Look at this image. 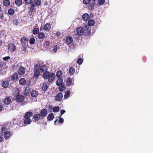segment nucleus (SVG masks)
<instances>
[{
  "instance_id": "412c9836",
  "label": "nucleus",
  "mask_w": 153,
  "mask_h": 153,
  "mask_svg": "<svg viewBox=\"0 0 153 153\" xmlns=\"http://www.w3.org/2000/svg\"><path fill=\"white\" fill-rule=\"evenodd\" d=\"M35 6L34 5V3H33L30 5V7L28 8L30 9V12L31 13V14L35 10Z\"/></svg>"
},
{
  "instance_id": "7ed1b4c3",
  "label": "nucleus",
  "mask_w": 153,
  "mask_h": 153,
  "mask_svg": "<svg viewBox=\"0 0 153 153\" xmlns=\"http://www.w3.org/2000/svg\"><path fill=\"white\" fill-rule=\"evenodd\" d=\"M40 64L38 63L35 65L34 68L33 76L35 78H38L40 74Z\"/></svg>"
},
{
  "instance_id": "dca6fc26",
  "label": "nucleus",
  "mask_w": 153,
  "mask_h": 153,
  "mask_svg": "<svg viewBox=\"0 0 153 153\" xmlns=\"http://www.w3.org/2000/svg\"><path fill=\"white\" fill-rule=\"evenodd\" d=\"M51 28V26L49 23H46L44 26L43 29L46 31L50 30Z\"/></svg>"
},
{
  "instance_id": "f3484780",
  "label": "nucleus",
  "mask_w": 153,
  "mask_h": 153,
  "mask_svg": "<svg viewBox=\"0 0 153 153\" xmlns=\"http://www.w3.org/2000/svg\"><path fill=\"white\" fill-rule=\"evenodd\" d=\"M18 78V76L17 73L13 74L11 77V81H15L17 80Z\"/></svg>"
},
{
  "instance_id": "7c9ffc66",
  "label": "nucleus",
  "mask_w": 153,
  "mask_h": 153,
  "mask_svg": "<svg viewBox=\"0 0 153 153\" xmlns=\"http://www.w3.org/2000/svg\"><path fill=\"white\" fill-rule=\"evenodd\" d=\"M8 12L9 15L13 16L15 13V10L13 8H10L8 9Z\"/></svg>"
},
{
  "instance_id": "c85d7f7f",
  "label": "nucleus",
  "mask_w": 153,
  "mask_h": 153,
  "mask_svg": "<svg viewBox=\"0 0 153 153\" xmlns=\"http://www.w3.org/2000/svg\"><path fill=\"white\" fill-rule=\"evenodd\" d=\"M39 28L35 27L32 31V33L34 35L38 34L39 33Z\"/></svg>"
},
{
  "instance_id": "58836bf2",
  "label": "nucleus",
  "mask_w": 153,
  "mask_h": 153,
  "mask_svg": "<svg viewBox=\"0 0 153 153\" xmlns=\"http://www.w3.org/2000/svg\"><path fill=\"white\" fill-rule=\"evenodd\" d=\"M59 110V106H54L53 108V112L54 113L57 112Z\"/></svg>"
},
{
  "instance_id": "f257e3e1",
  "label": "nucleus",
  "mask_w": 153,
  "mask_h": 153,
  "mask_svg": "<svg viewBox=\"0 0 153 153\" xmlns=\"http://www.w3.org/2000/svg\"><path fill=\"white\" fill-rule=\"evenodd\" d=\"M43 76L45 79H48V82L52 83L55 78V74L53 73H50L48 71H46L43 74Z\"/></svg>"
},
{
  "instance_id": "6e6d98bb",
  "label": "nucleus",
  "mask_w": 153,
  "mask_h": 153,
  "mask_svg": "<svg viewBox=\"0 0 153 153\" xmlns=\"http://www.w3.org/2000/svg\"><path fill=\"white\" fill-rule=\"evenodd\" d=\"M0 18L1 19H2L4 18V15L3 13H1L0 15Z\"/></svg>"
},
{
  "instance_id": "4be33fe9",
  "label": "nucleus",
  "mask_w": 153,
  "mask_h": 153,
  "mask_svg": "<svg viewBox=\"0 0 153 153\" xmlns=\"http://www.w3.org/2000/svg\"><path fill=\"white\" fill-rule=\"evenodd\" d=\"M54 118V116L53 113H51L49 114L47 116V120L48 121H51Z\"/></svg>"
},
{
  "instance_id": "bf43d9fd",
  "label": "nucleus",
  "mask_w": 153,
  "mask_h": 153,
  "mask_svg": "<svg viewBox=\"0 0 153 153\" xmlns=\"http://www.w3.org/2000/svg\"><path fill=\"white\" fill-rule=\"evenodd\" d=\"M22 49L23 50V51H25V50H26V48L25 46H24V47H23Z\"/></svg>"
},
{
  "instance_id": "cd10ccee",
  "label": "nucleus",
  "mask_w": 153,
  "mask_h": 153,
  "mask_svg": "<svg viewBox=\"0 0 153 153\" xmlns=\"http://www.w3.org/2000/svg\"><path fill=\"white\" fill-rule=\"evenodd\" d=\"M4 133V136L5 139H8L10 137L11 135V133L10 131H8Z\"/></svg>"
},
{
  "instance_id": "e2e57ef3",
  "label": "nucleus",
  "mask_w": 153,
  "mask_h": 153,
  "mask_svg": "<svg viewBox=\"0 0 153 153\" xmlns=\"http://www.w3.org/2000/svg\"><path fill=\"white\" fill-rule=\"evenodd\" d=\"M16 121V119H14L13 120V122H14L15 121Z\"/></svg>"
},
{
  "instance_id": "423d86ee",
  "label": "nucleus",
  "mask_w": 153,
  "mask_h": 153,
  "mask_svg": "<svg viewBox=\"0 0 153 153\" xmlns=\"http://www.w3.org/2000/svg\"><path fill=\"white\" fill-rule=\"evenodd\" d=\"M37 36L41 42H42L44 40V38H45V35L43 32H39L37 34Z\"/></svg>"
},
{
  "instance_id": "603ef678",
  "label": "nucleus",
  "mask_w": 153,
  "mask_h": 153,
  "mask_svg": "<svg viewBox=\"0 0 153 153\" xmlns=\"http://www.w3.org/2000/svg\"><path fill=\"white\" fill-rule=\"evenodd\" d=\"M13 22L16 25H18L19 23L18 21L16 19L13 20Z\"/></svg>"
},
{
  "instance_id": "9d476101",
  "label": "nucleus",
  "mask_w": 153,
  "mask_h": 153,
  "mask_svg": "<svg viewBox=\"0 0 153 153\" xmlns=\"http://www.w3.org/2000/svg\"><path fill=\"white\" fill-rule=\"evenodd\" d=\"M9 129V128L6 125H3L1 128V131L3 133H4L5 132L8 131Z\"/></svg>"
},
{
  "instance_id": "a878e982",
  "label": "nucleus",
  "mask_w": 153,
  "mask_h": 153,
  "mask_svg": "<svg viewBox=\"0 0 153 153\" xmlns=\"http://www.w3.org/2000/svg\"><path fill=\"white\" fill-rule=\"evenodd\" d=\"M28 41V39L25 36H24L21 39V42L22 44H25Z\"/></svg>"
},
{
  "instance_id": "e433bc0d",
  "label": "nucleus",
  "mask_w": 153,
  "mask_h": 153,
  "mask_svg": "<svg viewBox=\"0 0 153 153\" xmlns=\"http://www.w3.org/2000/svg\"><path fill=\"white\" fill-rule=\"evenodd\" d=\"M38 93V91L34 90H33L31 92V95L33 97H36Z\"/></svg>"
},
{
  "instance_id": "09e8293b",
  "label": "nucleus",
  "mask_w": 153,
  "mask_h": 153,
  "mask_svg": "<svg viewBox=\"0 0 153 153\" xmlns=\"http://www.w3.org/2000/svg\"><path fill=\"white\" fill-rule=\"evenodd\" d=\"M10 59V57L9 56H7L4 57L2 59L3 60L6 61Z\"/></svg>"
},
{
  "instance_id": "bb28decb",
  "label": "nucleus",
  "mask_w": 153,
  "mask_h": 153,
  "mask_svg": "<svg viewBox=\"0 0 153 153\" xmlns=\"http://www.w3.org/2000/svg\"><path fill=\"white\" fill-rule=\"evenodd\" d=\"M59 79L56 81V84L57 85H59L61 84H63V79L62 78H58Z\"/></svg>"
},
{
  "instance_id": "b1692460",
  "label": "nucleus",
  "mask_w": 153,
  "mask_h": 153,
  "mask_svg": "<svg viewBox=\"0 0 153 153\" xmlns=\"http://www.w3.org/2000/svg\"><path fill=\"white\" fill-rule=\"evenodd\" d=\"M11 101V100L10 97H7L4 100V103L5 104L8 105L10 103Z\"/></svg>"
},
{
  "instance_id": "1a4fd4ad",
  "label": "nucleus",
  "mask_w": 153,
  "mask_h": 153,
  "mask_svg": "<svg viewBox=\"0 0 153 153\" xmlns=\"http://www.w3.org/2000/svg\"><path fill=\"white\" fill-rule=\"evenodd\" d=\"M83 28L81 27H78L76 30V33L78 35H82L84 33Z\"/></svg>"
},
{
  "instance_id": "5fc2aeb1",
  "label": "nucleus",
  "mask_w": 153,
  "mask_h": 153,
  "mask_svg": "<svg viewBox=\"0 0 153 153\" xmlns=\"http://www.w3.org/2000/svg\"><path fill=\"white\" fill-rule=\"evenodd\" d=\"M65 112V110H62L60 111V114L61 116Z\"/></svg>"
},
{
  "instance_id": "c9c22d12",
  "label": "nucleus",
  "mask_w": 153,
  "mask_h": 153,
  "mask_svg": "<svg viewBox=\"0 0 153 153\" xmlns=\"http://www.w3.org/2000/svg\"><path fill=\"white\" fill-rule=\"evenodd\" d=\"M15 3L16 6L19 7L22 5V0H15Z\"/></svg>"
},
{
  "instance_id": "393cba45",
  "label": "nucleus",
  "mask_w": 153,
  "mask_h": 153,
  "mask_svg": "<svg viewBox=\"0 0 153 153\" xmlns=\"http://www.w3.org/2000/svg\"><path fill=\"white\" fill-rule=\"evenodd\" d=\"M19 82L20 85H24L26 83V80L25 78H22L19 79Z\"/></svg>"
},
{
  "instance_id": "2eb2a0df",
  "label": "nucleus",
  "mask_w": 153,
  "mask_h": 153,
  "mask_svg": "<svg viewBox=\"0 0 153 153\" xmlns=\"http://www.w3.org/2000/svg\"><path fill=\"white\" fill-rule=\"evenodd\" d=\"M41 115L39 114H37L35 115L33 117V118L34 119L33 121L35 122L36 121H38L41 118Z\"/></svg>"
},
{
  "instance_id": "aec40b11",
  "label": "nucleus",
  "mask_w": 153,
  "mask_h": 153,
  "mask_svg": "<svg viewBox=\"0 0 153 153\" xmlns=\"http://www.w3.org/2000/svg\"><path fill=\"white\" fill-rule=\"evenodd\" d=\"M3 5L4 7H8L10 4L9 0H4L2 2Z\"/></svg>"
},
{
  "instance_id": "473e14b6",
  "label": "nucleus",
  "mask_w": 153,
  "mask_h": 153,
  "mask_svg": "<svg viewBox=\"0 0 153 153\" xmlns=\"http://www.w3.org/2000/svg\"><path fill=\"white\" fill-rule=\"evenodd\" d=\"M33 1L35 6H39L41 4V0H34Z\"/></svg>"
},
{
  "instance_id": "13d9d810",
  "label": "nucleus",
  "mask_w": 153,
  "mask_h": 153,
  "mask_svg": "<svg viewBox=\"0 0 153 153\" xmlns=\"http://www.w3.org/2000/svg\"><path fill=\"white\" fill-rule=\"evenodd\" d=\"M3 107L2 105H0V112L1 111Z\"/></svg>"
},
{
  "instance_id": "3c124183",
  "label": "nucleus",
  "mask_w": 153,
  "mask_h": 153,
  "mask_svg": "<svg viewBox=\"0 0 153 153\" xmlns=\"http://www.w3.org/2000/svg\"><path fill=\"white\" fill-rule=\"evenodd\" d=\"M59 120H58V122L59 123H63L64 122V119L63 118L59 117Z\"/></svg>"
},
{
  "instance_id": "4c0bfd02",
  "label": "nucleus",
  "mask_w": 153,
  "mask_h": 153,
  "mask_svg": "<svg viewBox=\"0 0 153 153\" xmlns=\"http://www.w3.org/2000/svg\"><path fill=\"white\" fill-rule=\"evenodd\" d=\"M88 24L89 26H93L94 24V20L92 19L89 20L88 21Z\"/></svg>"
},
{
  "instance_id": "2f4dec72",
  "label": "nucleus",
  "mask_w": 153,
  "mask_h": 153,
  "mask_svg": "<svg viewBox=\"0 0 153 153\" xmlns=\"http://www.w3.org/2000/svg\"><path fill=\"white\" fill-rule=\"evenodd\" d=\"M63 75L62 71H58L56 73V76L57 78L62 77Z\"/></svg>"
},
{
  "instance_id": "680f3d73",
  "label": "nucleus",
  "mask_w": 153,
  "mask_h": 153,
  "mask_svg": "<svg viewBox=\"0 0 153 153\" xmlns=\"http://www.w3.org/2000/svg\"><path fill=\"white\" fill-rule=\"evenodd\" d=\"M58 120L57 119H56V120L54 121V123L55 124H56V122H57Z\"/></svg>"
},
{
  "instance_id": "864d4df0",
  "label": "nucleus",
  "mask_w": 153,
  "mask_h": 153,
  "mask_svg": "<svg viewBox=\"0 0 153 153\" xmlns=\"http://www.w3.org/2000/svg\"><path fill=\"white\" fill-rule=\"evenodd\" d=\"M50 44V42L49 41H46L45 42V46L47 47L49 46Z\"/></svg>"
},
{
  "instance_id": "052dcab7",
  "label": "nucleus",
  "mask_w": 153,
  "mask_h": 153,
  "mask_svg": "<svg viewBox=\"0 0 153 153\" xmlns=\"http://www.w3.org/2000/svg\"><path fill=\"white\" fill-rule=\"evenodd\" d=\"M2 7V6L1 5H0V12H1V11Z\"/></svg>"
},
{
  "instance_id": "39448f33",
  "label": "nucleus",
  "mask_w": 153,
  "mask_h": 153,
  "mask_svg": "<svg viewBox=\"0 0 153 153\" xmlns=\"http://www.w3.org/2000/svg\"><path fill=\"white\" fill-rule=\"evenodd\" d=\"M16 100L18 102H23L25 100L24 97L21 94L15 95Z\"/></svg>"
},
{
  "instance_id": "6ab92c4d",
  "label": "nucleus",
  "mask_w": 153,
  "mask_h": 153,
  "mask_svg": "<svg viewBox=\"0 0 153 153\" xmlns=\"http://www.w3.org/2000/svg\"><path fill=\"white\" fill-rule=\"evenodd\" d=\"M73 79L71 78L70 77H68L66 81V85L67 86H70L72 84Z\"/></svg>"
},
{
  "instance_id": "0e129e2a",
  "label": "nucleus",
  "mask_w": 153,
  "mask_h": 153,
  "mask_svg": "<svg viewBox=\"0 0 153 153\" xmlns=\"http://www.w3.org/2000/svg\"><path fill=\"white\" fill-rule=\"evenodd\" d=\"M1 63H0V65H1Z\"/></svg>"
},
{
  "instance_id": "ea45409f",
  "label": "nucleus",
  "mask_w": 153,
  "mask_h": 153,
  "mask_svg": "<svg viewBox=\"0 0 153 153\" xmlns=\"http://www.w3.org/2000/svg\"><path fill=\"white\" fill-rule=\"evenodd\" d=\"M75 69L73 67H71L69 70V73L71 75H73L75 72Z\"/></svg>"
},
{
  "instance_id": "5701e85b",
  "label": "nucleus",
  "mask_w": 153,
  "mask_h": 153,
  "mask_svg": "<svg viewBox=\"0 0 153 153\" xmlns=\"http://www.w3.org/2000/svg\"><path fill=\"white\" fill-rule=\"evenodd\" d=\"M48 83L46 82H44L43 83L42 89L43 91H45L48 89Z\"/></svg>"
},
{
  "instance_id": "de8ad7c7",
  "label": "nucleus",
  "mask_w": 153,
  "mask_h": 153,
  "mask_svg": "<svg viewBox=\"0 0 153 153\" xmlns=\"http://www.w3.org/2000/svg\"><path fill=\"white\" fill-rule=\"evenodd\" d=\"M59 48V47L57 45H56L53 48V51L54 52H56L58 49Z\"/></svg>"
},
{
  "instance_id": "72a5a7b5",
  "label": "nucleus",
  "mask_w": 153,
  "mask_h": 153,
  "mask_svg": "<svg viewBox=\"0 0 153 153\" xmlns=\"http://www.w3.org/2000/svg\"><path fill=\"white\" fill-rule=\"evenodd\" d=\"M31 92V89L29 87H26L25 90V94L27 95L30 94Z\"/></svg>"
},
{
  "instance_id": "4d7b16f0",
  "label": "nucleus",
  "mask_w": 153,
  "mask_h": 153,
  "mask_svg": "<svg viewBox=\"0 0 153 153\" xmlns=\"http://www.w3.org/2000/svg\"><path fill=\"white\" fill-rule=\"evenodd\" d=\"M3 140V138L2 137H0V142H2Z\"/></svg>"
},
{
  "instance_id": "c03bdc74",
  "label": "nucleus",
  "mask_w": 153,
  "mask_h": 153,
  "mask_svg": "<svg viewBox=\"0 0 153 153\" xmlns=\"http://www.w3.org/2000/svg\"><path fill=\"white\" fill-rule=\"evenodd\" d=\"M83 61V59L82 58H79L77 59V62L79 65H80L82 63Z\"/></svg>"
},
{
  "instance_id": "0eeeda50",
  "label": "nucleus",
  "mask_w": 153,
  "mask_h": 153,
  "mask_svg": "<svg viewBox=\"0 0 153 153\" xmlns=\"http://www.w3.org/2000/svg\"><path fill=\"white\" fill-rule=\"evenodd\" d=\"M96 0H91L92 1V3L90 4L87 6V8L89 10H93L94 7V5L95 4V1Z\"/></svg>"
},
{
  "instance_id": "9b49d317",
  "label": "nucleus",
  "mask_w": 153,
  "mask_h": 153,
  "mask_svg": "<svg viewBox=\"0 0 153 153\" xmlns=\"http://www.w3.org/2000/svg\"><path fill=\"white\" fill-rule=\"evenodd\" d=\"M63 96V94L62 93H59L57 94L56 96L55 100L57 101H60L62 99Z\"/></svg>"
},
{
  "instance_id": "79ce46f5",
  "label": "nucleus",
  "mask_w": 153,
  "mask_h": 153,
  "mask_svg": "<svg viewBox=\"0 0 153 153\" xmlns=\"http://www.w3.org/2000/svg\"><path fill=\"white\" fill-rule=\"evenodd\" d=\"M70 94V91H68L64 95V98L65 99L67 98Z\"/></svg>"
},
{
  "instance_id": "f704fd0d",
  "label": "nucleus",
  "mask_w": 153,
  "mask_h": 153,
  "mask_svg": "<svg viewBox=\"0 0 153 153\" xmlns=\"http://www.w3.org/2000/svg\"><path fill=\"white\" fill-rule=\"evenodd\" d=\"M59 86V90L60 91H62L65 88V86L64 84H62Z\"/></svg>"
},
{
  "instance_id": "a18cd8bd",
  "label": "nucleus",
  "mask_w": 153,
  "mask_h": 153,
  "mask_svg": "<svg viewBox=\"0 0 153 153\" xmlns=\"http://www.w3.org/2000/svg\"><path fill=\"white\" fill-rule=\"evenodd\" d=\"M25 3L27 4H30L32 3L33 0H24Z\"/></svg>"
},
{
  "instance_id": "c756f323",
  "label": "nucleus",
  "mask_w": 153,
  "mask_h": 153,
  "mask_svg": "<svg viewBox=\"0 0 153 153\" xmlns=\"http://www.w3.org/2000/svg\"><path fill=\"white\" fill-rule=\"evenodd\" d=\"M40 70L42 72L45 71L47 70V67L45 65H44L41 66L40 65Z\"/></svg>"
},
{
  "instance_id": "f03ea898",
  "label": "nucleus",
  "mask_w": 153,
  "mask_h": 153,
  "mask_svg": "<svg viewBox=\"0 0 153 153\" xmlns=\"http://www.w3.org/2000/svg\"><path fill=\"white\" fill-rule=\"evenodd\" d=\"M33 113L30 111H27L25 114L24 118L23 119V121L25 125H29L32 122V120L30 118L33 116Z\"/></svg>"
},
{
  "instance_id": "49530a36",
  "label": "nucleus",
  "mask_w": 153,
  "mask_h": 153,
  "mask_svg": "<svg viewBox=\"0 0 153 153\" xmlns=\"http://www.w3.org/2000/svg\"><path fill=\"white\" fill-rule=\"evenodd\" d=\"M105 0H98V4L100 5H103L105 2Z\"/></svg>"
},
{
  "instance_id": "f8f14e48",
  "label": "nucleus",
  "mask_w": 153,
  "mask_h": 153,
  "mask_svg": "<svg viewBox=\"0 0 153 153\" xmlns=\"http://www.w3.org/2000/svg\"><path fill=\"white\" fill-rule=\"evenodd\" d=\"M65 41L68 45L70 44L73 42V39L70 36H68L66 38Z\"/></svg>"
},
{
  "instance_id": "6e6552de",
  "label": "nucleus",
  "mask_w": 153,
  "mask_h": 153,
  "mask_svg": "<svg viewBox=\"0 0 153 153\" xmlns=\"http://www.w3.org/2000/svg\"><path fill=\"white\" fill-rule=\"evenodd\" d=\"M40 114L42 117H45L48 114V111L46 108L43 109L40 111Z\"/></svg>"
},
{
  "instance_id": "4468645a",
  "label": "nucleus",
  "mask_w": 153,
  "mask_h": 153,
  "mask_svg": "<svg viewBox=\"0 0 153 153\" xmlns=\"http://www.w3.org/2000/svg\"><path fill=\"white\" fill-rule=\"evenodd\" d=\"M25 69L23 67L21 66L19 69L18 74L19 75H23L25 73Z\"/></svg>"
},
{
  "instance_id": "ddd939ff",
  "label": "nucleus",
  "mask_w": 153,
  "mask_h": 153,
  "mask_svg": "<svg viewBox=\"0 0 153 153\" xmlns=\"http://www.w3.org/2000/svg\"><path fill=\"white\" fill-rule=\"evenodd\" d=\"M9 85V82L7 80H2L1 82V86L4 88H6L8 87Z\"/></svg>"
},
{
  "instance_id": "37998d69",
  "label": "nucleus",
  "mask_w": 153,
  "mask_h": 153,
  "mask_svg": "<svg viewBox=\"0 0 153 153\" xmlns=\"http://www.w3.org/2000/svg\"><path fill=\"white\" fill-rule=\"evenodd\" d=\"M35 39L34 37H32L29 40V43L31 45H33L34 44Z\"/></svg>"
},
{
  "instance_id": "8fccbe9b",
  "label": "nucleus",
  "mask_w": 153,
  "mask_h": 153,
  "mask_svg": "<svg viewBox=\"0 0 153 153\" xmlns=\"http://www.w3.org/2000/svg\"><path fill=\"white\" fill-rule=\"evenodd\" d=\"M53 107L52 105H50L48 107V110L50 112H51L53 110Z\"/></svg>"
},
{
  "instance_id": "a19ab883",
  "label": "nucleus",
  "mask_w": 153,
  "mask_h": 153,
  "mask_svg": "<svg viewBox=\"0 0 153 153\" xmlns=\"http://www.w3.org/2000/svg\"><path fill=\"white\" fill-rule=\"evenodd\" d=\"M19 92L20 91L19 89L18 88H16L14 89V97L15 96V95H19Z\"/></svg>"
},
{
  "instance_id": "20e7f679",
  "label": "nucleus",
  "mask_w": 153,
  "mask_h": 153,
  "mask_svg": "<svg viewBox=\"0 0 153 153\" xmlns=\"http://www.w3.org/2000/svg\"><path fill=\"white\" fill-rule=\"evenodd\" d=\"M8 49L11 52H13L16 50V48L15 44L13 43H9L8 45Z\"/></svg>"
},
{
  "instance_id": "a211bd4d",
  "label": "nucleus",
  "mask_w": 153,
  "mask_h": 153,
  "mask_svg": "<svg viewBox=\"0 0 153 153\" xmlns=\"http://www.w3.org/2000/svg\"><path fill=\"white\" fill-rule=\"evenodd\" d=\"M89 17V15L87 13H84L82 16V19L84 21H87Z\"/></svg>"
}]
</instances>
